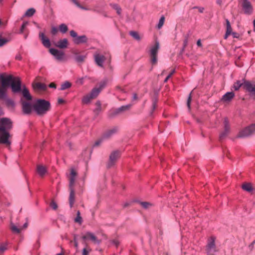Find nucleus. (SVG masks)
<instances>
[{
	"mask_svg": "<svg viewBox=\"0 0 255 255\" xmlns=\"http://www.w3.org/2000/svg\"><path fill=\"white\" fill-rule=\"evenodd\" d=\"M50 108V103L45 100L38 99L33 104V110L39 116L46 114Z\"/></svg>",
	"mask_w": 255,
	"mask_h": 255,
	"instance_id": "nucleus-1",
	"label": "nucleus"
},
{
	"mask_svg": "<svg viewBox=\"0 0 255 255\" xmlns=\"http://www.w3.org/2000/svg\"><path fill=\"white\" fill-rule=\"evenodd\" d=\"M215 241L216 237L214 236H211L208 239L206 252L208 255H215V253L218 252L215 245Z\"/></svg>",
	"mask_w": 255,
	"mask_h": 255,
	"instance_id": "nucleus-2",
	"label": "nucleus"
},
{
	"mask_svg": "<svg viewBox=\"0 0 255 255\" xmlns=\"http://www.w3.org/2000/svg\"><path fill=\"white\" fill-rule=\"evenodd\" d=\"M12 135L9 131L0 132V144L9 148L11 144Z\"/></svg>",
	"mask_w": 255,
	"mask_h": 255,
	"instance_id": "nucleus-3",
	"label": "nucleus"
},
{
	"mask_svg": "<svg viewBox=\"0 0 255 255\" xmlns=\"http://www.w3.org/2000/svg\"><path fill=\"white\" fill-rule=\"evenodd\" d=\"M12 128L11 121L6 118L0 119V132L10 131Z\"/></svg>",
	"mask_w": 255,
	"mask_h": 255,
	"instance_id": "nucleus-4",
	"label": "nucleus"
},
{
	"mask_svg": "<svg viewBox=\"0 0 255 255\" xmlns=\"http://www.w3.org/2000/svg\"><path fill=\"white\" fill-rule=\"evenodd\" d=\"M159 49V43L156 41L154 45L151 47L149 55L152 64H156L157 61V53Z\"/></svg>",
	"mask_w": 255,
	"mask_h": 255,
	"instance_id": "nucleus-5",
	"label": "nucleus"
},
{
	"mask_svg": "<svg viewBox=\"0 0 255 255\" xmlns=\"http://www.w3.org/2000/svg\"><path fill=\"white\" fill-rule=\"evenodd\" d=\"M255 133V124L246 127L240 131L238 136L239 137H247Z\"/></svg>",
	"mask_w": 255,
	"mask_h": 255,
	"instance_id": "nucleus-6",
	"label": "nucleus"
},
{
	"mask_svg": "<svg viewBox=\"0 0 255 255\" xmlns=\"http://www.w3.org/2000/svg\"><path fill=\"white\" fill-rule=\"evenodd\" d=\"M240 4L244 13L247 15H251L253 11V7L249 0H240Z\"/></svg>",
	"mask_w": 255,
	"mask_h": 255,
	"instance_id": "nucleus-7",
	"label": "nucleus"
},
{
	"mask_svg": "<svg viewBox=\"0 0 255 255\" xmlns=\"http://www.w3.org/2000/svg\"><path fill=\"white\" fill-rule=\"evenodd\" d=\"M70 34L73 38V41L76 44L85 43L87 41L88 39L85 35L78 36L77 33L74 30L70 31Z\"/></svg>",
	"mask_w": 255,
	"mask_h": 255,
	"instance_id": "nucleus-8",
	"label": "nucleus"
},
{
	"mask_svg": "<svg viewBox=\"0 0 255 255\" xmlns=\"http://www.w3.org/2000/svg\"><path fill=\"white\" fill-rule=\"evenodd\" d=\"M121 152L119 150L113 151L109 157V161L107 164V167L111 168L113 166L118 159L120 157Z\"/></svg>",
	"mask_w": 255,
	"mask_h": 255,
	"instance_id": "nucleus-9",
	"label": "nucleus"
},
{
	"mask_svg": "<svg viewBox=\"0 0 255 255\" xmlns=\"http://www.w3.org/2000/svg\"><path fill=\"white\" fill-rule=\"evenodd\" d=\"M13 77L11 75H8L7 76H0V80L1 82V86L3 88L7 90L8 87L11 85V82Z\"/></svg>",
	"mask_w": 255,
	"mask_h": 255,
	"instance_id": "nucleus-10",
	"label": "nucleus"
},
{
	"mask_svg": "<svg viewBox=\"0 0 255 255\" xmlns=\"http://www.w3.org/2000/svg\"><path fill=\"white\" fill-rule=\"evenodd\" d=\"M22 112L25 114H29L33 109V105H32L30 101L21 100Z\"/></svg>",
	"mask_w": 255,
	"mask_h": 255,
	"instance_id": "nucleus-11",
	"label": "nucleus"
},
{
	"mask_svg": "<svg viewBox=\"0 0 255 255\" xmlns=\"http://www.w3.org/2000/svg\"><path fill=\"white\" fill-rule=\"evenodd\" d=\"M49 52L57 60L61 61L64 60L65 54L63 51H59L56 49L51 48L49 49Z\"/></svg>",
	"mask_w": 255,
	"mask_h": 255,
	"instance_id": "nucleus-12",
	"label": "nucleus"
},
{
	"mask_svg": "<svg viewBox=\"0 0 255 255\" xmlns=\"http://www.w3.org/2000/svg\"><path fill=\"white\" fill-rule=\"evenodd\" d=\"M11 88L14 93H17L21 91V82L19 78H13L11 83Z\"/></svg>",
	"mask_w": 255,
	"mask_h": 255,
	"instance_id": "nucleus-13",
	"label": "nucleus"
},
{
	"mask_svg": "<svg viewBox=\"0 0 255 255\" xmlns=\"http://www.w3.org/2000/svg\"><path fill=\"white\" fill-rule=\"evenodd\" d=\"M83 240L90 239L95 244L99 245L101 243V241L98 239V238L92 233L88 232L82 237Z\"/></svg>",
	"mask_w": 255,
	"mask_h": 255,
	"instance_id": "nucleus-14",
	"label": "nucleus"
},
{
	"mask_svg": "<svg viewBox=\"0 0 255 255\" xmlns=\"http://www.w3.org/2000/svg\"><path fill=\"white\" fill-rule=\"evenodd\" d=\"M77 176V172L74 169H71V173L69 177V188H74V186Z\"/></svg>",
	"mask_w": 255,
	"mask_h": 255,
	"instance_id": "nucleus-15",
	"label": "nucleus"
},
{
	"mask_svg": "<svg viewBox=\"0 0 255 255\" xmlns=\"http://www.w3.org/2000/svg\"><path fill=\"white\" fill-rule=\"evenodd\" d=\"M18 224H11L10 229L14 233H19L22 230L25 229L27 227V224H24L22 227L18 226Z\"/></svg>",
	"mask_w": 255,
	"mask_h": 255,
	"instance_id": "nucleus-16",
	"label": "nucleus"
},
{
	"mask_svg": "<svg viewBox=\"0 0 255 255\" xmlns=\"http://www.w3.org/2000/svg\"><path fill=\"white\" fill-rule=\"evenodd\" d=\"M224 131L220 134V139L224 138L229 133L230 130V126L228 124V122L227 119H224Z\"/></svg>",
	"mask_w": 255,
	"mask_h": 255,
	"instance_id": "nucleus-17",
	"label": "nucleus"
},
{
	"mask_svg": "<svg viewBox=\"0 0 255 255\" xmlns=\"http://www.w3.org/2000/svg\"><path fill=\"white\" fill-rule=\"evenodd\" d=\"M244 88L255 95V83H252L250 82H245Z\"/></svg>",
	"mask_w": 255,
	"mask_h": 255,
	"instance_id": "nucleus-18",
	"label": "nucleus"
},
{
	"mask_svg": "<svg viewBox=\"0 0 255 255\" xmlns=\"http://www.w3.org/2000/svg\"><path fill=\"white\" fill-rule=\"evenodd\" d=\"M70 195L69 203L70 208H72L75 202V191L74 188H69Z\"/></svg>",
	"mask_w": 255,
	"mask_h": 255,
	"instance_id": "nucleus-19",
	"label": "nucleus"
},
{
	"mask_svg": "<svg viewBox=\"0 0 255 255\" xmlns=\"http://www.w3.org/2000/svg\"><path fill=\"white\" fill-rule=\"evenodd\" d=\"M94 58L96 63L100 67H103V63L105 61L106 58L103 55H101L99 54H95Z\"/></svg>",
	"mask_w": 255,
	"mask_h": 255,
	"instance_id": "nucleus-20",
	"label": "nucleus"
},
{
	"mask_svg": "<svg viewBox=\"0 0 255 255\" xmlns=\"http://www.w3.org/2000/svg\"><path fill=\"white\" fill-rule=\"evenodd\" d=\"M235 97V94L233 92L226 93L222 98V101L225 103L230 102Z\"/></svg>",
	"mask_w": 255,
	"mask_h": 255,
	"instance_id": "nucleus-21",
	"label": "nucleus"
},
{
	"mask_svg": "<svg viewBox=\"0 0 255 255\" xmlns=\"http://www.w3.org/2000/svg\"><path fill=\"white\" fill-rule=\"evenodd\" d=\"M118 128L117 127L113 128L108 130H107L104 134L103 137L104 138H110L113 135L117 132Z\"/></svg>",
	"mask_w": 255,
	"mask_h": 255,
	"instance_id": "nucleus-22",
	"label": "nucleus"
},
{
	"mask_svg": "<svg viewBox=\"0 0 255 255\" xmlns=\"http://www.w3.org/2000/svg\"><path fill=\"white\" fill-rule=\"evenodd\" d=\"M39 36L43 45L46 47H49L50 46V42L48 38H47L43 33L40 32L39 34Z\"/></svg>",
	"mask_w": 255,
	"mask_h": 255,
	"instance_id": "nucleus-23",
	"label": "nucleus"
},
{
	"mask_svg": "<svg viewBox=\"0 0 255 255\" xmlns=\"http://www.w3.org/2000/svg\"><path fill=\"white\" fill-rule=\"evenodd\" d=\"M33 88L35 91H45L46 86L43 83L37 82L33 84Z\"/></svg>",
	"mask_w": 255,
	"mask_h": 255,
	"instance_id": "nucleus-24",
	"label": "nucleus"
},
{
	"mask_svg": "<svg viewBox=\"0 0 255 255\" xmlns=\"http://www.w3.org/2000/svg\"><path fill=\"white\" fill-rule=\"evenodd\" d=\"M55 45L59 48H65L68 46V40L67 39H63L58 41Z\"/></svg>",
	"mask_w": 255,
	"mask_h": 255,
	"instance_id": "nucleus-25",
	"label": "nucleus"
},
{
	"mask_svg": "<svg viewBox=\"0 0 255 255\" xmlns=\"http://www.w3.org/2000/svg\"><path fill=\"white\" fill-rule=\"evenodd\" d=\"M28 22L27 21H24L23 24H22L21 27H20V31H19V33L20 34H22L24 33V31H26V33L24 34V39H26L27 36H28V33H29V31L27 29H26V26L28 25Z\"/></svg>",
	"mask_w": 255,
	"mask_h": 255,
	"instance_id": "nucleus-26",
	"label": "nucleus"
},
{
	"mask_svg": "<svg viewBox=\"0 0 255 255\" xmlns=\"http://www.w3.org/2000/svg\"><path fill=\"white\" fill-rule=\"evenodd\" d=\"M37 172L40 176L43 177L46 173L47 169L45 166L38 165L37 166Z\"/></svg>",
	"mask_w": 255,
	"mask_h": 255,
	"instance_id": "nucleus-27",
	"label": "nucleus"
},
{
	"mask_svg": "<svg viewBox=\"0 0 255 255\" xmlns=\"http://www.w3.org/2000/svg\"><path fill=\"white\" fill-rule=\"evenodd\" d=\"M22 95L23 97L27 101H31L32 97L31 96L28 90L26 88H24L22 90Z\"/></svg>",
	"mask_w": 255,
	"mask_h": 255,
	"instance_id": "nucleus-28",
	"label": "nucleus"
},
{
	"mask_svg": "<svg viewBox=\"0 0 255 255\" xmlns=\"http://www.w3.org/2000/svg\"><path fill=\"white\" fill-rule=\"evenodd\" d=\"M86 58V55H79L75 53V60L78 63L83 62Z\"/></svg>",
	"mask_w": 255,
	"mask_h": 255,
	"instance_id": "nucleus-29",
	"label": "nucleus"
},
{
	"mask_svg": "<svg viewBox=\"0 0 255 255\" xmlns=\"http://www.w3.org/2000/svg\"><path fill=\"white\" fill-rule=\"evenodd\" d=\"M242 188L249 192H252L253 191V187L251 183H245L242 185Z\"/></svg>",
	"mask_w": 255,
	"mask_h": 255,
	"instance_id": "nucleus-30",
	"label": "nucleus"
},
{
	"mask_svg": "<svg viewBox=\"0 0 255 255\" xmlns=\"http://www.w3.org/2000/svg\"><path fill=\"white\" fill-rule=\"evenodd\" d=\"M100 92L101 91L99 88L95 87L92 90V91L89 94L91 95L92 98L95 99L98 96Z\"/></svg>",
	"mask_w": 255,
	"mask_h": 255,
	"instance_id": "nucleus-31",
	"label": "nucleus"
},
{
	"mask_svg": "<svg viewBox=\"0 0 255 255\" xmlns=\"http://www.w3.org/2000/svg\"><path fill=\"white\" fill-rule=\"evenodd\" d=\"M130 105L122 106L121 107L116 110V113L118 114L121 112L128 110L130 108Z\"/></svg>",
	"mask_w": 255,
	"mask_h": 255,
	"instance_id": "nucleus-32",
	"label": "nucleus"
},
{
	"mask_svg": "<svg viewBox=\"0 0 255 255\" xmlns=\"http://www.w3.org/2000/svg\"><path fill=\"white\" fill-rule=\"evenodd\" d=\"M94 99L92 98L91 95L90 94L86 95L82 99V103L83 104H88L91 102L92 100Z\"/></svg>",
	"mask_w": 255,
	"mask_h": 255,
	"instance_id": "nucleus-33",
	"label": "nucleus"
},
{
	"mask_svg": "<svg viewBox=\"0 0 255 255\" xmlns=\"http://www.w3.org/2000/svg\"><path fill=\"white\" fill-rule=\"evenodd\" d=\"M35 12V10L33 8H30L27 10L24 14L25 16H31Z\"/></svg>",
	"mask_w": 255,
	"mask_h": 255,
	"instance_id": "nucleus-34",
	"label": "nucleus"
},
{
	"mask_svg": "<svg viewBox=\"0 0 255 255\" xmlns=\"http://www.w3.org/2000/svg\"><path fill=\"white\" fill-rule=\"evenodd\" d=\"M139 204L141 206L145 209H147L152 206V204L147 202H139Z\"/></svg>",
	"mask_w": 255,
	"mask_h": 255,
	"instance_id": "nucleus-35",
	"label": "nucleus"
},
{
	"mask_svg": "<svg viewBox=\"0 0 255 255\" xmlns=\"http://www.w3.org/2000/svg\"><path fill=\"white\" fill-rule=\"evenodd\" d=\"M7 249V245L6 243H2L0 244V255H1Z\"/></svg>",
	"mask_w": 255,
	"mask_h": 255,
	"instance_id": "nucleus-36",
	"label": "nucleus"
},
{
	"mask_svg": "<svg viewBox=\"0 0 255 255\" xmlns=\"http://www.w3.org/2000/svg\"><path fill=\"white\" fill-rule=\"evenodd\" d=\"M71 86V84L70 82L66 81L61 84L60 90H64L65 89L69 88Z\"/></svg>",
	"mask_w": 255,
	"mask_h": 255,
	"instance_id": "nucleus-37",
	"label": "nucleus"
},
{
	"mask_svg": "<svg viewBox=\"0 0 255 255\" xmlns=\"http://www.w3.org/2000/svg\"><path fill=\"white\" fill-rule=\"evenodd\" d=\"M108 83V80L107 79H105L103 80V81H101L99 84V87L98 88H99L100 89V91H101L107 84Z\"/></svg>",
	"mask_w": 255,
	"mask_h": 255,
	"instance_id": "nucleus-38",
	"label": "nucleus"
},
{
	"mask_svg": "<svg viewBox=\"0 0 255 255\" xmlns=\"http://www.w3.org/2000/svg\"><path fill=\"white\" fill-rule=\"evenodd\" d=\"M59 30L63 33H66L68 30V27L65 24H61L59 25Z\"/></svg>",
	"mask_w": 255,
	"mask_h": 255,
	"instance_id": "nucleus-39",
	"label": "nucleus"
},
{
	"mask_svg": "<svg viewBox=\"0 0 255 255\" xmlns=\"http://www.w3.org/2000/svg\"><path fill=\"white\" fill-rule=\"evenodd\" d=\"M6 90H7L2 87H0V99H3L5 98Z\"/></svg>",
	"mask_w": 255,
	"mask_h": 255,
	"instance_id": "nucleus-40",
	"label": "nucleus"
},
{
	"mask_svg": "<svg viewBox=\"0 0 255 255\" xmlns=\"http://www.w3.org/2000/svg\"><path fill=\"white\" fill-rule=\"evenodd\" d=\"M244 83H243L240 81H238L234 84V88L235 89V90H238L242 86L244 87Z\"/></svg>",
	"mask_w": 255,
	"mask_h": 255,
	"instance_id": "nucleus-41",
	"label": "nucleus"
},
{
	"mask_svg": "<svg viewBox=\"0 0 255 255\" xmlns=\"http://www.w3.org/2000/svg\"><path fill=\"white\" fill-rule=\"evenodd\" d=\"M74 221L76 223H80L82 222V217H81L80 212L79 211H77V216L75 218Z\"/></svg>",
	"mask_w": 255,
	"mask_h": 255,
	"instance_id": "nucleus-42",
	"label": "nucleus"
},
{
	"mask_svg": "<svg viewBox=\"0 0 255 255\" xmlns=\"http://www.w3.org/2000/svg\"><path fill=\"white\" fill-rule=\"evenodd\" d=\"M130 35L136 40H139L140 37L137 32L131 31L129 32Z\"/></svg>",
	"mask_w": 255,
	"mask_h": 255,
	"instance_id": "nucleus-43",
	"label": "nucleus"
},
{
	"mask_svg": "<svg viewBox=\"0 0 255 255\" xmlns=\"http://www.w3.org/2000/svg\"><path fill=\"white\" fill-rule=\"evenodd\" d=\"M165 20V18L163 16H161L159 19L158 24L157 25V28L160 29L163 26Z\"/></svg>",
	"mask_w": 255,
	"mask_h": 255,
	"instance_id": "nucleus-44",
	"label": "nucleus"
},
{
	"mask_svg": "<svg viewBox=\"0 0 255 255\" xmlns=\"http://www.w3.org/2000/svg\"><path fill=\"white\" fill-rule=\"evenodd\" d=\"M231 32H232V27H231V26H230V27H227L226 33V34H225V39H226L228 37V36L231 34Z\"/></svg>",
	"mask_w": 255,
	"mask_h": 255,
	"instance_id": "nucleus-45",
	"label": "nucleus"
},
{
	"mask_svg": "<svg viewBox=\"0 0 255 255\" xmlns=\"http://www.w3.org/2000/svg\"><path fill=\"white\" fill-rule=\"evenodd\" d=\"M71 1L76 4L78 7L83 9H87V8H85L83 6H82L76 0H71Z\"/></svg>",
	"mask_w": 255,
	"mask_h": 255,
	"instance_id": "nucleus-46",
	"label": "nucleus"
},
{
	"mask_svg": "<svg viewBox=\"0 0 255 255\" xmlns=\"http://www.w3.org/2000/svg\"><path fill=\"white\" fill-rule=\"evenodd\" d=\"M91 251V249L85 248L83 250L82 255H89V253Z\"/></svg>",
	"mask_w": 255,
	"mask_h": 255,
	"instance_id": "nucleus-47",
	"label": "nucleus"
},
{
	"mask_svg": "<svg viewBox=\"0 0 255 255\" xmlns=\"http://www.w3.org/2000/svg\"><path fill=\"white\" fill-rule=\"evenodd\" d=\"M50 206L53 210H56L57 209V204L54 201H52L50 203Z\"/></svg>",
	"mask_w": 255,
	"mask_h": 255,
	"instance_id": "nucleus-48",
	"label": "nucleus"
},
{
	"mask_svg": "<svg viewBox=\"0 0 255 255\" xmlns=\"http://www.w3.org/2000/svg\"><path fill=\"white\" fill-rule=\"evenodd\" d=\"M191 93H192V92H191L190 94H189L188 100H187V105L189 110L190 109V103H191Z\"/></svg>",
	"mask_w": 255,
	"mask_h": 255,
	"instance_id": "nucleus-49",
	"label": "nucleus"
},
{
	"mask_svg": "<svg viewBox=\"0 0 255 255\" xmlns=\"http://www.w3.org/2000/svg\"><path fill=\"white\" fill-rule=\"evenodd\" d=\"M114 8L117 10V13L118 14H121V9L118 5H115Z\"/></svg>",
	"mask_w": 255,
	"mask_h": 255,
	"instance_id": "nucleus-50",
	"label": "nucleus"
},
{
	"mask_svg": "<svg viewBox=\"0 0 255 255\" xmlns=\"http://www.w3.org/2000/svg\"><path fill=\"white\" fill-rule=\"evenodd\" d=\"M51 32L53 35H55L58 32V29L55 27H52Z\"/></svg>",
	"mask_w": 255,
	"mask_h": 255,
	"instance_id": "nucleus-51",
	"label": "nucleus"
},
{
	"mask_svg": "<svg viewBox=\"0 0 255 255\" xmlns=\"http://www.w3.org/2000/svg\"><path fill=\"white\" fill-rule=\"evenodd\" d=\"M112 243L116 247H118L120 245V242L117 240H113L112 241Z\"/></svg>",
	"mask_w": 255,
	"mask_h": 255,
	"instance_id": "nucleus-52",
	"label": "nucleus"
},
{
	"mask_svg": "<svg viewBox=\"0 0 255 255\" xmlns=\"http://www.w3.org/2000/svg\"><path fill=\"white\" fill-rule=\"evenodd\" d=\"M130 204L129 202H126L123 204V207L124 208H126L130 206Z\"/></svg>",
	"mask_w": 255,
	"mask_h": 255,
	"instance_id": "nucleus-53",
	"label": "nucleus"
},
{
	"mask_svg": "<svg viewBox=\"0 0 255 255\" xmlns=\"http://www.w3.org/2000/svg\"><path fill=\"white\" fill-rule=\"evenodd\" d=\"M96 106H97V110H100L101 109V103L99 101H98L96 103Z\"/></svg>",
	"mask_w": 255,
	"mask_h": 255,
	"instance_id": "nucleus-54",
	"label": "nucleus"
},
{
	"mask_svg": "<svg viewBox=\"0 0 255 255\" xmlns=\"http://www.w3.org/2000/svg\"><path fill=\"white\" fill-rule=\"evenodd\" d=\"M187 43H188V38L186 37L184 39V42H183V47H184V48H185L187 46Z\"/></svg>",
	"mask_w": 255,
	"mask_h": 255,
	"instance_id": "nucleus-55",
	"label": "nucleus"
},
{
	"mask_svg": "<svg viewBox=\"0 0 255 255\" xmlns=\"http://www.w3.org/2000/svg\"><path fill=\"white\" fill-rule=\"evenodd\" d=\"M156 107V100H154L153 101V104H152V108H153V110H154Z\"/></svg>",
	"mask_w": 255,
	"mask_h": 255,
	"instance_id": "nucleus-56",
	"label": "nucleus"
},
{
	"mask_svg": "<svg viewBox=\"0 0 255 255\" xmlns=\"http://www.w3.org/2000/svg\"><path fill=\"white\" fill-rule=\"evenodd\" d=\"M49 87L50 88H56V85L55 83H51L49 84Z\"/></svg>",
	"mask_w": 255,
	"mask_h": 255,
	"instance_id": "nucleus-57",
	"label": "nucleus"
},
{
	"mask_svg": "<svg viewBox=\"0 0 255 255\" xmlns=\"http://www.w3.org/2000/svg\"><path fill=\"white\" fill-rule=\"evenodd\" d=\"M58 103L59 104H62L65 103L64 100H63L62 99H58Z\"/></svg>",
	"mask_w": 255,
	"mask_h": 255,
	"instance_id": "nucleus-58",
	"label": "nucleus"
},
{
	"mask_svg": "<svg viewBox=\"0 0 255 255\" xmlns=\"http://www.w3.org/2000/svg\"><path fill=\"white\" fill-rule=\"evenodd\" d=\"M137 99V96L136 94H134L132 97L133 100H136Z\"/></svg>",
	"mask_w": 255,
	"mask_h": 255,
	"instance_id": "nucleus-59",
	"label": "nucleus"
},
{
	"mask_svg": "<svg viewBox=\"0 0 255 255\" xmlns=\"http://www.w3.org/2000/svg\"><path fill=\"white\" fill-rule=\"evenodd\" d=\"M175 72V70H172V71L168 74V76H169L170 77H171L172 75L174 74V73Z\"/></svg>",
	"mask_w": 255,
	"mask_h": 255,
	"instance_id": "nucleus-60",
	"label": "nucleus"
},
{
	"mask_svg": "<svg viewBox=\"0 0 255 255\" xmlns=\"http://www.w3.org/2000/svg\"><path fill=\"white\" fill-rule=\"evenodd\" d=\"M74 243V246L76 248H78V242L77 241H75V242Z\"/></svg>",
	"mask_w": 255,
	"mask_h": 255,
	"instance_id": "nucleus-61",
	"label": "nucleus"
},
{
	"mask_svg": "<svg viewBox=\"0 0 255 255\" xmlns=\"http://www.w3.org/2000/svg\"><path fill=\"white\" fill-rule=\"evenodd\" d=\"M226 24H227V27H230V26H231V24L230 23V21L228 19H226Z\"/></svg>",
	"mask_w": 255,
	"mask_h": 255,
	"instance_id": "nucleus-62",
	"label": "nucleus"
},
{
	"mask_svg": "<svg viewBox=\"0 0 255 255\" xmlns=\"http://www.w3.org/2000/svg\"><path fill=\"white\" fill-rule=\"evenodd\" d=\"M232 35H233L234 37H238V34L235 32L232 33Z\"/></svg>",
	"mask_w": 255,
	"mask_h": 255,
	"instance_id": "nucleus-63",
	"label": "nucleus"
},
{
	"mask_svg": "<svg viewBox=\"0 0 255 255\" xmlns=\"http://www.w3.org/2000/svg\"><path fill=\"white\" fill-rule=\"evenodd\" d=\"M197 44L198 46H201V42L200 40H198L197 42Z\"/></svg>",
	"mask_w": 255,
	"mask_h": 255,
	"instance_id": "nucleus-64",
	"label": "nucleus"
}]
</instances>
